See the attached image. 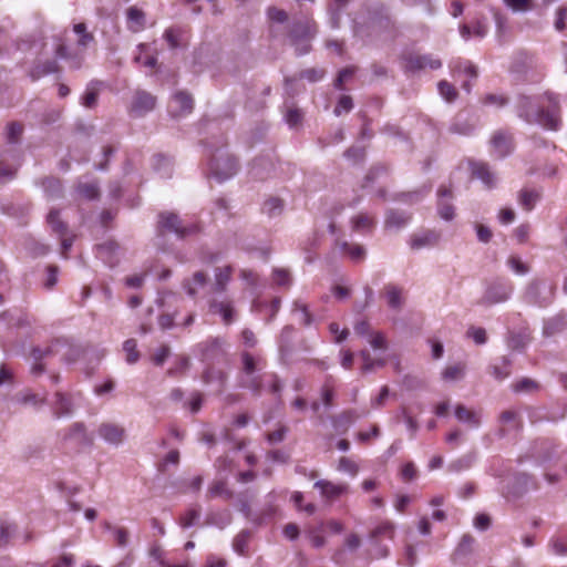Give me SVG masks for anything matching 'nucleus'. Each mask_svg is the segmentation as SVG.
<instances>
[{"label":"nucleus","instance_id":"f704fd0d","mask_svg":"<svg viewBox=\"0 0 567 567\" xmlns=\"http://www.w3.org/2000/svg\"><path fill=\"white\" fill-rule=\"evenodd\" d=\"M540 197L542 194L539 190L523 188L518 194V202L526 212H530L534 209Z\"/></svg>","mask_w":567,"mask_h":567},{"label":"nucleus","instance_id":"cd10ccee","mask_svg":"<svg viewBox=\"0 0 567 567\" xmlns=\"http://www.w3.org/2000/svg\"><path fill=\"white\" fill-rule=\"evenodd\" d=\"M336 246L340 248V250L349 256V258L354 262L362 261L367 256V250L362 245L350 244L346 240H336Z\"/></svg>","mask_w":567,"mask_h":567},{"label":"nucleus","instance_id":"a878e982","mask_svg":"<svg viewBox=\"0 0 567 567\" xmlns=\"http://www.w3.org/2000/svg\"><path fill=\"white\" fill-rule=\"evenodd\" d=\"M173 103L176 104V110L172 111L174 116L188 114L194 107L192 95L184 91H179L174 95Z\"/></svg>","mask_w":567,"mask_h":567},{"label":"nucleus","instance_id":"5701e85b","mask_svg":"<svg viewBox=\"0 0 567 567\" xmlns=\"http://www.w3.org/2000/svg\"><path fill=\"white\" fill-rule=\"evenodd\" d=\"M237 379L239 388L250 390L255 395L261 394L264 382L262 375L258 372L254 374L239 373Z\"/></svg>","mask_w":567,"mask_h":567},{"label":"nucleus","instance_id":"20e7f679","mask_svg":"<svg viewBox=\"0 0 567 567\" xmlns=\"http://www.w3.org/2000/svg\"><path fill=\"white\" fill-rule=\"evenodd\" d=\"M556 286L547 280L534 279L525 290L524 300L540 308L548 307L555 299Z\"/></svg>","mask_w":567,"mask_h":567},{"label":"nucleus","instance_id":"6e6d98bb","mask_svg":"<svg viewBox=\"0 0 567 567\" xmlns=\"http://www.w3.org/2000/svg\"><path fill=\"white\" fill-rule=\"evenodd\" d=\"M431 190V187H422L419 190L414 192H408V193H401L395 196V199L402 200L405 203H417L420 202L426 194H429Z\"/></svg>","mask_w":567,"mask_h":567},{"label":"nucleus","instance_id":"ea45409f","mask_svg":"<svg viewBox=\"0 0 567 567\" xmlns=\"http://www.w3.org/2000/svg\"><path fill=\"white\" fill-rule=\"evenodd\" d=\"M474 542L475 539L471 535H464L453 554V561L457 563L462 558L467 557L473 550Z\"/></svg>","mask_w":567,"mask_h":567},{"label":"nucleus","instance_id":"79ce46f5","mask_svg":"<svg viewBox=\"0 0 567 567\" xmlns=\"http://www.w3.org/2000/svg\"><path fill=\"white\" fill-rule=\"evenodd\" d=\"M241 358V369L239 373L254 374L259 371V363L261 359L255 358L251 353L244 351L240 354Z\"/></svg>","mask_w":567,"mask_h":567},{"label":"nucleus","instance_id":"052dcab7","mask_svg":"<svg viewBox=\"0 0 567 567\" xmlns=\"http://www.w3.org/2000/svg\"><path fill=\"white\" fill-rule=\"evenodd\" d=\"M318 243L319 236L317 231H315L312 236L308 237L306 240L302 241V250L306 252L305 259L309 264L315 260L312 250L318 246Z\"/></svg>","mask_w":567,"mask_h":567},{"label":"nucleus","instance_id":"bf43d9fd","mask_svg":"<svg viewBox=\"0 0 567 567\" xmlns=\"http://www.w3.org/2000/svg\"><path fill=\"white\" fill-rule=\"evenodd\" d=\"M200 517V509L197 507H192L187 509V512L179 517V525L182 528H189L194 526Z\"/></svg>","mask_w":567,"mask_h":567},{"label":"nucleus","instance_id":"9b49d317","mask_svg":"<svg viewBox=\"0 0 567 567\" xmlns=\"http://www.w3.org/2000/svg\"><path fill=\"white\" fill-rule=\"evenodd\" d=\"M156 97L147 91L137 90L133 96L130 113L135 117H142L153 111Z\"/></svg>","mask_w":567,"mask_h":567},{"label":"nucleus","instance_id":"49530a36","mask_svg":"<svg viewBox=\"0 0 567 567\" xmlns=\"http://www.w3.org/2000/svg\"><path fill=\"white\" fill-rule=\"evenodd\" d=\"M76 192L86 199L93 200L100 197V186L97 182L79 183Z\"/></svg>","mask_w":567,"mask_h":567},{"label":"nucleus","instance_id":"4c0bfd02","mask_svg":"<svg viewBox=\"0 0 567 567\" xmlns=\"http://www.w3.org/2000/svg\"><path fill=\"white\" fill-rule=\"evenodd\" d=\"M285 121L291 128H297L303 121V112L293 103H285Z\"/></svg>","mask_w":567,"mask_h":567},{"label":"nucleus","instance_id":"f3484780","mask_svg":"<svg viewBox=\"0 0 567 567\" xmlns=\"http://www.w3.org/2000/svg\"><path fill=\"white\" fill-rule=\"evenodd\" d=\"M441 235L435 230H424L420 234L411 236L410 246L412 249H421L424 247H433L439 244Z\"/></svg>","mask_w":567,"mask_h":567},{"label":"nucleus","instance_id":"09e8293b","mask_svg":"<svg viewBox=\"0 0 567 567\" xmlns=\"http://www.w3.org/2000/svg\"><path fill=\"white\" fill-rule=\"evenodd\" d=\"M381 537H388L392 539L394 537V525L390 522H384L377 526L370 534V538L373 542L380 540Z\"/></svg>","mask_w":567,"mask_h":567},{"label":"nucleus","instance_id":"7ed1b4c3","mask_svg":"<svg viewBox=\"0 0 567 567\" xmlns=\"http://www.w3.org/2000/svg\"><path fill=\"white\" fill-rule=\"evenodd\" d=\"M317 32V23L312 19H298L290 24L288 38L297 55H305L311 51L310 43Z\"/></svg>","mask_w":567,"mask_h":567},{"label":"nucleus","instance_id":"4468645a","mask_svg":"<svg viewBox=\"0 0 567 567\" xmlns=\"http://www.w3.org/2000/svg\"><path fill=\"white\" fill-rule=\"evenodd\" d=\"M209 311L214 315H219L225 324H230L235 321V308L229 299H212L209 301Z\"/></svg>","mask_w":567,"mask_h":567},{"label":"nucleus","instance_id":"4d7b16f0","mask_svg":"<svg viewBox=\"0 0 567 567\" xmlns=\"http://www.w3.org/2000/svg\"><path fill=\"white\" fill-rule=\"evenodd\" d=\"M539 389V384L529 378H523L519 381L512 384V390L514 392L520 393V392H535Z\"/></svg>","mask_w":567,"mask_h":567},{"label":"nucleus","instance_id":"7c9ffc66","mask_svg":"<svg viewBox=\"0 0 567 567\" xmlns=\"http://www.w3.org/2000/svg\"><path fill=\"white\" fill-rule=\"evenodd\" d=\"M476 458H477L476 452L471 451V452L453 460L452 462H450V464L447 465V471L451 473H460V472L470 470L473 466V464L475 463Z\"/></svg>","mask_w":567,"mask_h":567},{"label":"nucleus","instance_id":"774afa93","mask_svg":"<svg viewBox=\"0 0 567 567\" xmlns=\"http://www.w3.org/2000/svg\"><path fill=\"white\" fill-rule=\"evenodd\" d=\"M86 349L80 344H72L69 347L68 351L64 353V359L69 363H73L82 358L85 353Z\"/></svg>","mask_w":567,"mask_h":567},{"label":"nucleus","instance_id":"bb28decb","mask_svg":"<svg viewBox=\"0 0 567 567\" xmlns=\"http://www.w3.org/2000/svg\"><path fill=\"white\" fill-rule=\"evenodd\" d=\"M384 292L389 307L400 311L404 305L403 289L396 285L388 284L384 286Z\"/></svg>","mask_w":567,"mask_h":567},{"label":"nucleus","instance_id":"b1692460","mask_svg":"<svg viewBox=\"0 0 567 567\" xmlns=\"http://www.w3.org/2000/svg\"><path fill=\"white\" fill-rule=\"evenodd\" d=\"M73 413V404L66 394L56 392L53 401V415L58 419L69 416Z\"/></svg>","mask_w":567,"mask_h":567},{"label":"nucleus","instance_id":"37998d69","mask_svg":"<svg viewBox=\"0 0 567 567\" xmlns=\"http://www.w3.org/2000/svg\"><path fill=\"white\" fill-rule=\"evenodd\" d=\"M320 395L326 408H331L334 398V379L328 375L321 386Z\"/></svg>","mask_w":567,"mask_h":567},{"label":"nucleus","instance_id":"e433bc0d","mask_svg":"<svg viewBox=\"0 0 567 567\" xmlns=\"http://www.w3.org/2000/svg\"><path fill=\"white\" fill-rule=\"evenodd\" d=\"M207 284V276L203 271H196L192 279H187L184 281L183 287L186 290L187 295L190 297H195L197 295L198 288H204Z\"/></svg>","mask_w":567,"mask_h":567},{"label":"nucleus","instance_id":"f03ea898","mask_svg":"<svg viewBox=\"0 0 567 567\" xmlns=\"http://www.w3.org/2000/svg\"><path fill=\"white\" fill-rule=\"evenodd\" d=\"M367 22L370 35L384 41H394L399 37L395 21L389 13V9L381 2L365 7Z\"/></svg>","mask_w":567,"mask_h":567},{"label":"nucleus","instance_id":"9d476101","mask_svg":"<svg viewBox=\"0 0 567 567\" xmlns=\"http://www.w3.org/2000/svg\"><path fill=\"white\" fill-rule=\"evenodd\" d=\"M99 436L107 444L118 446L126 440V430L115 422H102L97 427Z\"/></svg>","mask_w":567,"mask_h":567},{"label":"nucleus","instance_id":"1a4fd4ad","mask_svg":"<svg viewBox=\"0 0 567 567\" xmlns=\"http://www.w3.org/2000/svg\"><path fill=\"white\" fill-rule=\"evenodd\" d=\"M401 60L404 62V69L411 72L421 71L426 68L437 70L442 66V61L432 54L406 52L401 54Z\"/></svg>","mask_w":567,"mask_h":567},{"label":"nucleus","instance_id":"3c124183","mask_svg":"<svg viewBox=\"0 0 567 567\" xmlns=\"http://www.w3.org/2000/svg\"><path fill=\"white\" fill-rule=\"evenodd\" d=\"M511 364L512 361L507 357H502V365H491L489 372L498 381H502L509 377L511 374Z\"/></svg>","mask_w":567,"mask_h":567},{"label":"nucleus","instance_id":"dca6fc26","mask_svg":"<svg viewBox=\"0 0 567 567\" xmlns=\"http://www.w3.org/2000/svg\"><path fill=\"white\" fill-rule=\"evenodd\" d=\"M567 329V317L565 313H557L544 320L543 336L545 338L554 337Z\"/></svg>","mask_w":567,"mask_h":567},{"label":"nucleus","instance_id":"2eb2a0df","mask_svg":"<svg viewBox=\"0 0 567 567\" xmlns=\"http://www.w3.org/2000/svg\"><path fill=\"white\" fill-rule=\"evenodd\" d=\"M351 229L360 234H371L377 225L375 216L368 213H359L350 219Z\"/></svg>","mask_w":567,"mask_h":567},{"label":"nucleus","instance_id":"a19ab883","mask_svg":"<svg viewBox=\"0 0 567 567\" xmlns=\"http://www.w3.org/2000/svg\"><path fill=\"white\" fill-rule=\"evenodd\" d=\"M55 56L59 59L68 60L70 62V68L73 70L80 69L83 62L82 56L69 53L66 45L63 43H59L56 45Z\"/></svg>","mask_w":567,"mask_h":567},{"label":"nucleus","instance_id":"c03bdc74","mask_svg":"<svg viewBox=\"0 0 567 567\" xmlns=\"http://www.w3.org/2000/svg\"><path fill=\"white\" fill-rule=\"evenodd\" d=\"M530 333L527 330H523L517 333H511L507 344L513 350H522L530 342Z\"/></svg>","mask_w":567,"mask_h":567},{"label":"nucleus","instance_id":"39448f33","mask_svg":"<svg viewBox=\"0 0 567 567\" xmlns=\"http://www.w3.org/2000/svg\"><path fill=\"white\" fill-rule=\"evenodd\" d=\"M238 171L237 159L228 153L216 150L209 159V176L216 178L219 183L229 179Z\"/></svg>","mask_w":567,"mask_h":567},{"label":"nucleus","instance_id":"473e14b6","mask_svg":"<svg viewBox=\"0 0 567 567\" xmlns=\"http://www.w3.org/2000/svg\"><path fill=\"white\" fill-rule=\"evenodd\" d=\"M233 275V267H218L215 269L214 292H224Z\"/></svg>","mask_w":567,"mask_h":567},{"label":"nucleus","instance_id":"5fc2aeb1","mask_svg":"<svg viewBox=\"0 0 567 567\" xmlns=\"http://www.w3.org/2000/svg\"><path fill=\"white\" fill-rule=\"evenodd\" d=\"M359 417L360 415L355 410H347L334 417L333 424L336 427H347Z\"/></svg>","mask_w":567,"mask_h":567},{"label":"nucleus","instance_id":"e2e57ef3","mask_svg":"<svg viewBox=\"0 0 567 567\" xmlns=\"http://www.w3.org/2000/svg\"><path fill=\"white\" fill-rule=\"evenodd\" d=\"M454 70L463 72L468 78L475 80L478 76L477 68L471 61H457L454 64Z\"/></svg>","mask_w":567,"mask_h":567},{"label":"nucleus","instance_id":"393cba45","mask_svg":"<svg viewBox=\"0 0 567 567\" xmlns=\"http://www.w3.org/2000/svg\"><path fill=\"white\" fill-rule=\"evenodd\" d=\"M127 28L132 32H140L145 28L146 16L143 10L137 7H130L126 10Z\"/></svg>","mask_w":567,"mask_h":567},{"label":"nucleus","instance_id":"423d86ee","mask_svg":"<svg viewBox=\"0 0 567 567\" xmlns=\"http://www.w3.org/2000/svg\"><path fill=\"white\" fill-rule=\"evenodd\" d=\"M513 291L514 286L508 279L496 278L487 282L485 291L478 300V305L491 307L496 303L505 302L511 298Z\"/></svg>","mask_w":567,"mask_h":567},{"label":"nucleus","instance_id":"412c9836","mask_svg":"<svg viewBox=\"0 0 567 567\" xmlns=\"http://www.w3.org/2000/svg\"><path fill=\"white\" fill-rule=\"evenodd\" d=\"M472 175L483 182L487 188L496 185V177L489 166L483 162H471Z\"/></svg>","mask_w":567,"mask_h":567},{"label":"nucleus","instance_id":"a211bd4d","mask_svg":"<svg viewBox=\"0 0 567 567\" xmlns=\"http://www.w3.org/2000/svg\"><path fill=\"white\" fill-rule=\"evenodd\" d=\"M437 212L441 218L452 220L454 218V206L446 202L445 198H452V190L445 186H441L437 190Z\"/></svg>","mask_w":567,"mask_h":567},{"label":"nucleus","instance_id":"338daca9","mask_svg":"<svg viewBox=\"0 0 567 567\" xmlns=\"http://www.w3.org/2000/svg\"><path fill=\"white\" fill-rule=\"evenodd\" d=\"M27 249L33 257L44 256L50 250L48 245L34 239H31L27 243Z\"/></svg>","mask_w":567,"mask_h":567},{"label":"nucleus","instance_id":"58836bf2","mask_svg":"<svg viewBox=\"0 0 567 567\" xmlns=\"http://www.w3.org/2000/svg\"><path fill=\"white\" fill-rule=\"evenodd\" d=\"M153 168L161 174L162 177L168 178L172 176V159L165 155L157 154L152 159Z\"/></svg>","mask_w":567,"mask_h":567},{"label":"nucleus","instance_id":"f8f14e48","mask_svg":"<svg viewBox=\"0 0 567 567\" xmlns=\"http://www.w3.org/2000/svg\"><path fill=\"white\" fill-rule=\"evenodd\" d=\"M63 443H72L75 446H90L93 444L92 436L87 433L82 422H75L69 426L62 435Z\"/></svg>","mask_w":567,"mask_h":567},{"label":"nucleus","instance_id":"13d9d810","mask_svg":"<svg viewBox=\"0 0 567 567\" xmlns=\"http://www.w3.org/2000/svg\"><path fill=\"white\" fill-rule=\"evenodd\" d=\"M53 352V348L49 347L45 350H42L40 348H34L32 350V357L35 360V363L32 365L31 371L33 374L39 375L44 371V368L41 363H38V361L42 360L44 357Z\"/></svg>","mask_w":567,"mask_h":567},{"label":"nucleus","instance_id":"ddd939ff","mask_svg":"<svg viewBox=\"0 0 567 567\" xmlns=\"http://www.w3.org/2000/svg\"><path fill=\"white\" fill-rule=\"evenodd\" d=\"M313 487L319 489L321 496L324 497L327 501L338 499L340 496L349 492L348 484H336L327 480L317 481Z\"/></svg>","mask_w":567,"mask_h":567},{"label":"nucleus","instance_id":"603ef678","mask_svg":"<svg viewBox=\"0 0 567 567\" xmlns=\"http://www.w3.org/2000/svg\"><path fill=\"white\" fill-rule=\"evenodd\" d=\"M251 537V534L249 530L244 529L241 530L233 542V547L236 553L239 555H246L248 550V543Z\"/></svg>","mask_w":567,"mask_h":567},{"label":"nucleus","instance_id":"c756f323","mask_svg":"<svg viewBox=\"0 0 567 567\" xmlns=\"http://www.w3.org/2000/svg\"><path fill=\"white\" fill-rule=\"evenodd\" d=\"M295 328L292 326H286L279 337V352L284 363H287V358L292 351V333Z\"/></svg>","mask_w":567,"mask_h":567},{"label":"nucleus","instance_id":"2f4dec72","mask_svg":"<svg viewBox=\"0 0 567 567\" xmlns=\"http://www.w3.org/2000/svg\"><path fill=\"white\" fill-rule=\"evenodd\" d=\"M41 186L49 199H56L63 196L62 183L56 177H44L41 181Z\"/></svg>","mask_w":567,"mask_h":567},{"label":"nucleus","instance_id":"6ab92c4d","mask_svg":"<svg viewBox=\"0 0 567 567\" xmlns=\"http://www.w3.org/2000/svg\"><path fill=\"white\" fill-rule=\"evenodd\" d=\"M454 413L457 421L470 429H477L481 425V413L466 408L464 404H457Z\"/></svg>","mask_w":567,"mask_h":567},{"label":"nucleus","instance_id":"c85d7f7f","mask_svg":"<svg viewBox=\"0 0 567 567\" xmlns=\"http://www.w3.org/2000/svg\"><path fill=\"white\" fill-rule=\"evenodd\" d=\"M60 71V66L56 61L54 60H47L44 62H39L34 64L31 70L29 71V76L32 81H37L40 78L55 73Z\"/></svg>","mask_w":567,"mask_h":567},{"label":"nucleus","instance_id":"8fccbe9b","mask_svg":"<svg viewBox=\"0 0 567 567\" xmlns=\"http://www.w3.org/2000/svg\"><path fill=\"white\" fill-rule=\"evenodd\" d=\"M18 527L16 524L8 522L0 523V548L7 547L11 538L17 534Z\"/></svg>","mask_w":567,"mask_h":567},{"label":"nucleus","instance_id":"0eeeda50","mask_svg":"<svg viewBox=\"0 0 567 567\" xmlns=\"http://www.w3.org/2000/svg\"><path fill=\"white\" fill-rule=\"evenodd\" d=\"M158 236H164L166 233H173L179 239L194 235L198 231L196 225L184 226L181 218L175 213L163 212L158 215L157 228Z\"/></svg>","mask_w":567,"mask_h":567},{"label":"nucleus","instance_id":"72a5a7b5","mask_svg":"<svg viewBox=\"0 0 567 567\" xmlns=\"http://www.w3.org/2000/svg\"><path fill=\"white\" fill-rule=\"evenodd\" d=\"M47 223L51 230L59 237H63L68 234V224L61 219L59 209L53 208L49 212Z\"/></svg>","mask_w":567,"mask_h":567},{"label":"nucleus","instance_id":"c9c22d12","mask_svg":"<svg viewBox=\"0 0 567 567\" xmlns=\"http://www.w3.org/2000/svg\"><path fill=\"white\" fill-rule=\"evenodd\" d=\"M234 493L227 487V483L225 480H217L214 481L208 489L206 497L207 498H216V497H223L225 499L233 498Z\"/></svg>","mask_w":567,"mask_h":567},{"label":"nucleus","instance_id":"a18cd8bd","mask_svg":"<svg viewBox=\"0 0 567 567\" xmlns=\"http://www.w3.org/2000/svg\"><path fill=\"white\" fill-rule=\"evenodd\" d=\"M104 527L113 533L114 542L118 547H126L130 543V532L124 527H116L105 523Z\"/></svg>","mask_w":567,"mask_h":567},{"label":"nucleus","instance_id":"0e129e2a","mask_svg":"<svg viewBox=\"0 0 567 567\" xmlns=\"http://www.w3.org/2000/svg\"><path fill=\"white\" fill-rule=\"evenodd\" d=\"M23 132V126L20 123L12 122L7 127V141L10 144H17Z\"/></svg>","mask_w":567,"mask_h":567},{"label":"nucleus","instance_id":"6e6552de","mask_svg":"<svg viewBox=\"0 0 567 567\" xmlns=\"http://www.w3.org/2000/svg\"><path fill=\"white\" fill-rule=\"evenodd\" d=\"M225 339L220 337H210L196 344L195 351L200 361L213 364L224 355Z\"/></svg>","mask_w":567,"mask_h":567},{"label":"nucleus","instance_id":"f257e3e1","mask_svg":"<svg viewBox=\"0 0 567 567\" xmlns=\"http://www.w3.org/2000/svg\"><path fill=\"white\" fill-rule=\"evenodd\" d=\"M548 101L553 104V107L546 110L540 105L538 99L519 95L516 105L517 114L527 123H537L545 128L556 131L560 123L556 101L551 95H548Z\"/></svg>","mask_w":567,"mask_h":567},{"label":"nucleus","instance_id":"4be33fe9","mask_svg":"<svg viewBox=\"0 0 567 567\" xmlns=\"http://www.w3.org/2000/svg\"><path fill=\"white\" fill-rule=\"evenodd\" d=\"M491 144L494 152L496 153V156L499 158H504L511 154L513 150L511 136L502 131H498L493 135Z\"/></svg>","mask_w":567,"mask_h":567},{"label":"nucleus","instance_id":"680f3d73","mask_svg":"<svg viewBox=\"0 0 567 567\" xmlns=\"http://www.w3.org/2000/svg\"><path fill=\"white\" fill-rule=\"evenodd\" d=\"M437 89H439V92L440 94L447 101V102H453L456 100L457 97V91L456 89L451 84L449 83L447 81L443 80V81H440L439 84H437Z\"/></svg>","mask_w":567,"mask_h":567},{"label":"nucleus","instance_id":"864d4df0","mask_svg":"<svg viewBox=\"0 0 567 567\" xmlns=\"http://www.w3.org/2000/svg\"><path fill=\"white\" fill-rule=\"evenodd\" d=\"M284 210V202L277 197H270L264 203L262 212L269 217L278 216Z\"/></svg>","mask_w":567,"mask_h":567},{"label":"nucleus","instance_id":"aec40b11","mask_svg":"<svg viewBox=\"0 0 567 567\" xmlns=\"http://www.w3.org/2000/svg\"><path fill=\"white\" fill-rule=\"evenodd\" d=\"M411 215L398 209H388L385 212L384 227L385 229H401L408 225Z\"/></svg>","mask_w":567,"mask_h":567},{"label":"nucleus","instance_id":"69168bd1","mask_svg":"<svg viewBox=\"0 0 567 567\" xmlns=\"http://www.w3.org/2000/svg\"><path fill=\"white\" fill-rule=\"evenodd\" d=\"M136 340L128 339L123 343V350L126 352V361L130 364L137 362L140 353L136 350Z\"/></svg>","mask_w":567,"mask_h":567},{"label":"nucleus","instance_id":"de8ad7c7","mask_svg":"<svg viewBox=\"0 0 567 567\" xmlns=\"http://www.w3.org/2000/svg\"><path fill=\"white\" fill-rule=\"evenodd\" d=\"M475 124L457 116L450 126V132L461 135H470L474 132Z\"/></svg>","mask_w":567,"mask_h":567}]
</instances>
